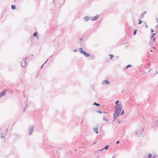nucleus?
<instances>
[{
    "label": "nucleus",
    "instance_id": "47",
    "mask_svg": "<svg viewBox=\"0 0 158 158\" xmlns=\"http://www.w3.org/2000/svg\"><path fill=\"white\" fill-rule=\"evenodd\" d=\"M97 158H99V156H98L97 157Z\"/></svg>",
    "mask_w": 158,
    "mask_h": 158
},
{
    "label": "nucleus",
    "instance_id": "13",
    "mask_svg": "<svg viewBox=\"0 0 158 158\" xmlns=\"http://www.w3.org/2000/svg\"><path fill=\"white\" fill-rule=\"evenodd\" d=\"M156 34V33H152L151 35V40H152L153 38L154 37V36Z\"/></svg>",
    "mask_w": 158,
    "mask_h": 158
},
{
    "label": "nucleus",
    "instance_id": "30",
    "mask_svg": "<svg viewBox=\"0 0 158 158\" xmlns=\"http://www.w3.org/2000/svg\"><path fill=\"white\" fill-rule=\"evenodd\" d=\"M73 51L74 52H77V49H75Z\"/></svg>",
    "mask_w": 158,
    "mask_h": 158
},
{
    "label": "nucleus",
    "instance_id": "17",
    "mask_svg": "<svg viewBox=\"0 0 158 158\" xmlns=\"http://www.w3.org/2000/svg\"><path fill=\"white\" fill-rule=\"evenodd\" d=\"M144 13H142L141 14V16H140L139 17L140 18H143L144 17Z\"/></svg>",
    "mask_w": 158,
    "mask_h": 158
},
{
    "label": "nucleus",
    "instance_id": "4",
    "mask_svg": "<svg viewBox=\"0 0 158 158\" xmlns=\"http://www.w3.org/2000/svg\"><path fill=\"white\" fill-rule=\"evenodd\" d=\"M119 102V101L118 100H117L116 102L115 103L116 104V105L115 106V110H116V109L118 108L119 106L120 107V106L121 110V111L122 109V106L121 104H118Z\"/></svg>",
    "mask_w": 158,
    "mask_h": 158
},
{
    "label": "nucleus",
    "instance_id": "18",
    "mask_svg": "<svg viewBox=\"0 0 158 158\" xmlns=\"http://www.w3.org/2000/svg\"><path fill=\"white\" fill-rule=\"evenodd\" d=\"M27 57H25L23 58V60L24 61V62L25 64V62H26V60H27Z\"/></svg>",
    "mask_w": 158,
    "mask_h": 158
},
{
    "label": "nucleus",
    "instance_id": "22",
    "mask_svg": "<svg viewBox=\"0 0 158 158\" xmlns=\"http://www.w3.org/2000/svg\"><path fill=\"white\" fill-rule=\"evenodd\" d=\"M109 56H110V59H112L113 57V54H110L109 55Z\"/></svg>",
    "mask_w": 158,
    "mask_h": 158
},
{
    "label": "nucleus",
    "instance_id": "8",
    "mask_svg": "<svg viewBox=\"0 0 158 158\" xmlns=\"http://www.w3.org/2000/svg\"><path fill=\"white\" fill-rule=\"evenodd\" d=\"M106 114H107V113L106 112H103V116H104V117L103 118V121H108V120L106 118Z\"/></svg>",
    "mask_w": 158,
    "mask_h": 158
},
{
    "label": "nucleus",
    "instance_id": "50",
    "mask_svg": "<svg viewBox=\"0 0 158 158\" xmlns=\"http://www.w3.org/2000/svg\"><path fill=\"white\" fill-rule=\"evenodd\" d=\"M83 120H82V122H81V123H83Z\"/></svg>",
    "mask_w": 158,
    "mask_h": 158
},
{
    "label": "nucleus",
    "instance_id": "29",
    "mask_svg": "<svg viewBox=\"0 0 158 158\" xmlns=\"http://www.w3.org/2000/svg\"><path fill=\"white\" fill-rule=\"evenodd\" d=\"M151 33H152L153 32H154V31L153 29H151Z\"/></svg>",
    "mask_w": 158,
    "mask_h": 158
},
{
    "label": "nucleus",
    "instance_id": "23",
    "mask_svg": "<svg viewBox=\"0 0 158 158\" xmlns=\"http://www.w3.org/2000/svg\"><path fill=\"white\" fill-rule=\"evenodd\" d=\"M138 20L139 21V23H138V24H141L142 22V21H140L139 19H138Z\"/></svg>",
    "mask_w": 158,
    "mask_h": 158
},
{
    "label": "nucleus",
    "instance_id": "45",
    "mask_svg": "<svg viewBox=\"0 0 158 158\" xmlns=\"http://www.w3.org/2000/svg\"><path fill=\"white\" fill-rule=\"evenodd\" d=\"M22 67H23V63H22Z\"/></svg>",
    "mask_w": 158,
    "mask_h": 158
},
{
    "label": "nucleus",
    "instance_id": "21",
    "mask_svg": "<svg viewBox=\"0 0 158 158\" xmlns=\"http://www.w3.org/2000/svg\"><path fill=\"white\" fill-rule=\"evenodd\" d=\"M132 66L131 65V64H129L128 65L126 66V69H127L128 68H130V67Z\"/></svg>",
    "mask_w": 158,
    "mask_h": 158
},
{
    "label": "nucleus",
    "instance_id": "9",
    "mask_svg": "<svg viewBox=\"0 0 158 158\" xmlns=\"http://www.w3.org/2000/svg\"><path fill=\"white\" fill-rule=\"evenodd\" d=\"M155 40H156L155 38L154 37L153 38L152 40H150L149 43V45H152V44H153L154 42H155Z\"/></svg>",
    "mask_w": 158,
    "mask_h": 158
},
{
    "label": "nucleus",
    "instance_id": "31",
    "mask_svg": "<svg viewBox=\"0 0 158 158\" xmlns=\"http://www.w3.org/2000/svg\"><path fill=\"white\" fill-rule=\"evenodd\" d=\"M116 157V156L114 154L112 156V158H115Z\"/></svg>",
    "mask_w": 158,
    "mask_h": 158
},
{
    "label": "nucleus",
    "instance_id": "12",
    "mask_svg": "<svg viewBox=\"0 0 158 158\" xmlns=\"http://www.w3.org/2000/svg\"><path fill=\"white\" fill-rule=\"evenodd\" d=\"M93 129L94 131V132L96 134H98V127H97L96 128L94 127L93 128Z\"/></svg>",
    "mask_w": 158,
    "mask_h": 158
},
{
    "label": "nucleus",
    "instance_id": "34",
    "mask_svg": "<svg viewBox=\"0 0 158 158\" xmlns=\"http://www.w3.org/2000/svg\"><path fill=\"white\" fill-rule=\"evenodd\" d=\"M152 157V158H155L156 157V156H155V155H153Z\"/></svg>",
    "mask_w": 158,
    "mask_h": 158
},
{
    "label": "nucleus",
    "instance_id": "48",
    "mask_svg": "<svg viewBox=\"0 0 158 158\" xmlns=\"http://www.w3.org/2000/svg\"><path fill=\"white\" fill-rule=\"evenodd\" d=\"M153 48L155 49V47H153Z\"/></svg>",
    "mask_w": 158,
    "mask_h": 158
},
{
    "label": "nucleus",
    "instance_id": "10",
    "mask_svg": "<svg viewBox=\"0 0 158 158\" xmlns=\"http://www.w3.org/2000/svg\"><path fill=\"white\" fill-rule=\"evenodd\" d=\"M84 19L85 22H87L90 19V18L88 16H85L84 17Z\"/></svg>",
    "mask_w": 158,
    "mask_h": 158
},
{
    "label": "nucleus",
    "instance_id": "49",
    "mask_svg": "<svg viewBox=\"0 0 158 158\" xmlns=\"http://www.w3.org/2000/svg\"><path fill=\"white\" fill-rule=\"evenodd\" d=\"M31 56H33V55H32H32H31Z\"/></svg>",
    "mask_w": 158,
    "mask_h": 158
},
{
    "label": "nucleus",
    "instance_id": "32",
    "mask_svg": "<svg viewBox=\"0 0 158 158\" xmlns=\"http://www.w3.org/2000/svg\"><path fill=\"white\" fill-rule=\"evenodd\" d=\"M1 137L2 138H4L5 137V136L2 135L1 136Z\"/></svg>",
    "mask_w": 158,
    "mask_h": 158
},
{
    "label": "nucleus",
    "instance_id": "51",
    "mask_svg": "<svg viewBox=\"0 0 158 158\" xmlns=\"http://www.w3.org/2000/svg\"><path fill=\"white\" fill-rule=\"evenodd\" d=\"M151 52H152V50H151Z\"/></svg>",
    "mask_w": 158,
    "mask_h": 158
},
{
    "label": "nucleus",
    "instance_id": "16",
    "mask_svg": "<svg viewBox=\"0 0 158 158\" xmlns=\"http://www.w3.org/2000/svg\"><path fill=\"white\" fill-rule=\"evenodd\" d=\"M95 105L97 106H100V104L99 103H97L96 102H94V103L93 104V105Z\"/></svg>",
    "mask_w": 158,
    "mask_h": 158
},
{
    "label": "nucleus",
    "instance_id": "39",
    "mask_svg": "<svg viewBox=\"0 0 158 158\" xmlns=\"http://www.w3.org/2000/svg\"><path fill=\"white\" fill-rule=\"evenodd\" d=\"M48 59L46 61V62L44 64H45L47 62V61H48Z\"/></svg>",
    "mask_w": 158,
    "mask_h": 158
},
{
    "label": "nucleus",
    "instance_id": "38",
    "mask_svg": "<svg viewBox=\"0 0 158 158\" xmlns=\"http://www.w3.org/2000/svg\"><path fill=\"white\" fill-rule=\"evenodd\" d=\"M83 37H82L80 39V41H81L83 40Z\"/></svg>",
    "mask_w": 158,
    "mask_h": 158
},
{
    "label": "nucleus",
    "instance_id": "46",
    "mask_svg": "<svg viewBox=\"0 0 158 158\" xmlns=\"http://www.w3.org/2000/svg\"><path fill=\"white\" fill-rule=\"evenodd\" d=\"M157 27H158L157 25H156V28H157Z\"/></svg>",
    "mask_w": 158,
    "mask_h": 158
},
{
    "label": "nucleus",
    "instance_id": "28",
    "mask_svg": "<svg viewBox=\"0 0 158 158\" xmlns=\"http://www.w3.org/2000/svg\"><path fill=\"white\" fill-rule=\"evenodd\" d=\"M156 125H157L158 127V120H157L156 121Z\"/></svg>",
    "mask_w": 158,
    "mask_h": 158
},
{
    "label": "nucleus",
    "instance_id": "14",
    "mask_svg": "<svg viewBox=\"0 0 158 158\" xmlns=\"http://www.w3.org/2000/svg\"><path fill=\"white\" fill-rule=\"evenodd\" d=\"M5 94V92L4 91H2L0 93V98L2 97Z\"/></svg>",
    "mask_w": 158,
    "mask_h": 158
},
{
    "label": "nucleus",
    "instance_id": "1",
    "mask_svg": "<svg viewBox=\"0 0 158 158\" xmlns=\"http://www.w3.org/2000/svg\"><path fill=\"white\" fill-rule=\"evenodd\" d=\"M144 129L142 128L141 127H139L137 128L136 130V135H138L139 137H140L141 136L143 137L142 135V132L143 131Z\"/></svg>",
    "mask_w": 158,
    "mask_h": 158
},
{
    "label": "nucleus",
    "instance_id": "43",
    "mask_svg": "<svg viewBox=\"0 0 158 158\" xmlns=\"http://www.w3.org/2000/svg\"><path fill=\"white\" fill-rule=\"evenodd\" d=\"M146 28H147L148 27V26H147V24H146Z\"/></svg>",
    "mask_w": 158,
    "mask_h": 158
},
{
    "label": "nucleus",
    "instance_id": "3",
    "mask_svg": "<svg viewBox=\"0 0 158 158\" xmlns=\"http://www.w3.org/2000/svg\"><path fill=\"white\" fill-rule=\"evenodd\" d=\"M34 130V126L33 125H30L28 127V131L29 132V135H31Z\"/></svg>",
    "mask_w": 158,
    "mask_h": 158
},
{
    "label": "nucleus",
    "instance_id": "40",
    "mask_svg": "<svg viewBox=\"0 0 158 158\" xmlns=\"http://www.w3.org/2000/svg\"><path fill=\"white\" fill-rule=\"evenodd\" d=\"M156 21L158 23V18L156 19Z\"/></svg>",
    "mask_w": 158,
    "mask_h": 158
},
{
    "label": "nucleus",
    "instance_id": "15",
    "mask_svg": "<svg viewBox=\"0 0 158 158\" xmlns=\"http://www.w3.org/2000/svg\"><path fill=\"white\" fill-rule=\"evenodd\" d=\"M11 7L12 9L13 10H15L16 9V7L15 5H12Z\"/></svg>",
    "mask_w": 158,
    "mask_h": 158
},
{
    "label": "nucleus",
    "instance_id": "25",
    "mask_svg": "<svg viewBox=\"0 0 158 158\" xmlns=\"http://www.w3.org/2000/svg\"><path fill=\"white\" fill-rule=\"evenodd\" d=\"M28 106L27 105H26V106H25V108H24V111H25V110L26 109V108H27L28 107V106Z\"/></svg>",
    "mask_w": 158,
    "mask_h": 158
},
{
    "label": "nucleus",
    "instance_id": "41",
    "mask_svg": "<svg viewBox=\"0 0 158 158\" xmlns=\"http://www.w3.org/2000/svg\"><path fill=\"white\" fill-rule=\"evenodd\" d=\"M147 13V12L146 11H145V12H143V13H144V15H145V14L146 13Z\"/></svg>",
    "mask_w": 158,
    "mask_h": 158
},
{
    "label": "nucleus",
    "instance_id": "37",
    "mask_svg": "<svg viewBox=\"0 0 158 158\" xmlns=\"http://www.w3.org/2000/svg\"><path fill=\"white\" fill-rule=\"evenodd\" d=\"M118 123L120 124V123L121 122H120V121H119V120H118Z\"/></svg>",
    "mask_w": 158,
    "mask_h": 158
},
{
    "label": "nucleus",
    "instance_id": "20",
    "mask_svg": "<svg viewBox=\"0 0 158 158\" xmlns=\"http://www.w3.org/2000/svg\"><path fill=\"white\" fill-rule=\"evenodd\" d=\"M137 29H135V30L134 31L133 33V35H135L137 33Z\"/></svg>",
    "mask_w": 158,
    "mask_h": 158
},
{
    "label": "nucleus",
    "instance_id": "24",
    "mask_svg": "<svg viewBox=\"0 0 158 158\" xmlns=\"http://www.w3.org/2000/svg\"><path fill=\"white\" fill-rule=\"evenodd\" d=\"M97 112H98V113L100 114H102V113L103 112H102V111H101L100 110H97Z\"/></svg>",
    "mask_w": 158,
    "mask_h": 158
},
{
    "label": "nucleus",
    "instance_id": "27",
    "mask_svg": "<svg viewBox=\"0 0 158 158\" xmlns=\"http://www.w3.org/2000/svg\"><path fill=\"white\" fill-rule=\"evenodd\" d=\"M91 57L92 59H94L95 58V56H91Z\"/></svg>",
    "mask_w": 158,
    "mask_h": 158
},
{
    "label": "nucleus",
    "instance_id": "6",
    "mask_svg": "<svg viewBox=\"0 0 158 158\" xmlns=\"http://www.w3.org/2000/svg\"><path fill=\"white\" fill-rule=\"evenodd\" d=\"M110 84V81L106 80L103 81L101 83V84L102 85H104V84H107L109 85Z\"/></svg>",
    "mask_w": 158,
    "mask_h": 158
},
{
    "label": "nucleus",
    "instance_id": "19",
    "mask_svg": "<svg viewBox=\"0 0 158 158\" xmlns=\"http://www.w3.org/2000/svg\"><path fill=\"white\" fill-rule=\"evenodd\" d=\"M37 32H35L33 33V36H37Z\"/></svg>",
    "mask_w": 158,
    "mask_h": 158
},
{
    "label": "nucleus",
    "instance_id": "33",
    "mask_svg": "<svg viewBox=\"0 0 158 158\" xmlns=\"http://www.w3.org/2000/svg\"><path fill=\"white\" fill-rule=\"evenodd\" d=\"M44 64H43L42 65V66H41V69H43V67H44Z\"/></svg>",
    "mask_w": 158,
    "mask_h": 158
},
{
    "label": "nucleus",
    "instance_id": "42",
    "mask_svg": "<svg viewBox=\"0 0 158 158\" xmlns=\"http://www.w3.org/2000/svg\"><path fill=\"white\" fill-rule=\"evenodd\" d=\"M96 142H94V143L93 144H96Z\"/></svg>",
    "mask_w": 158,
    "mask_h": 158
},
{
    "label": "nucleus",
    "instance_id": "11",
    "mask_svg": "<svg viewBox=\"0 0 158 158\" xmlns=\"http://www.w3.org/2000/svg\"><path fill=\"white\" fill-rule=\"evenodd\" d=\"M109 147V145H106L104 148H103L102 149H101L98 150V151H103L104 149H105L106 150H107L108 149V148Z\"/></svg>",
    "mask_w": 158,
    "mask_h": 158
},
{
    "label": "nucleus",
    "instance_id": "52",
    "mask_svg": "<svg viewBox=\"0 0 158 158\" xmlns=\"http://www.w3.org/2000/svg\"><path fill=\"white\" fill-rule=\"evenodd\" d=\"M157 73H158V72L157 73V72H156V74H157Z\"/></svg>",
    "mask_w": 158,
    "mask_h": 158
},
{
    "label": "nucleus",
    "instance_id": "36",
    "mask_svg": "<svg viewBox=\"0 0 158 158\" xmlns=\"http://www.w3.org/2000/svg\"><path fill=\"white\" fill-rule=\"evenodd\" d=\"M119 143V141L118 140V141H117L116 142V143L117 144H118Z\"/></svg>",
    "mask_w": 158,
    "mask_h": 158
},
{
    "label": "nucleus",
    "instance_id": "2",
    "mask_svg": "<svg viewBox=\"0 0 158 158\" xmlns=\"http://www.w3.org/2000/svg\"><path fill=\"white\" fill-rule=\"evenodd\" d=\"M120 106H119V108L115 110L114 113L113 114L114 119H115L119 115V114L121 112Z\"/></svg>",
    "mask_w": 158,
    "mask_h": 158
},
{
    "label": "nucleus",
    "instance_id": "44",
    "mask_svg": "<svg viewBox=\"0 0 158 158\" xmlns=\"http://www.w3.org/2000/svg\"><path fill=\"white\" fill-rule=\"evenodd\" d=\"M52 55L50 57V58H51V57H52Z\"/></svg>",
    "mask_w": 158,
    "mask_h": 158
},
{
    "label": "nucleus",
    "instance_id": "5",
    "mask_svg": "<svg viewBox=\"0 0 158 158\" xmlns=\"http://www.w3.org/2000/svg\"><path fill=\"white\" fill-rule=\"evenodd\" d=\"M80 52L81 54H83L85 57H88L90 56V55L89 54L84 50L80 51Z\"/></svg>",
    "mask_w": 158,
    "mask_h": 158
},
{
    "label": "nucleus",
    "instance_id": "7",
    "mask_svg": "<svg viewBox=\"0 0 158 158\" xmlns=\"http://www.w3.org/2000/svg\"><path fill=\"white\" fill-rule=\"evenodd\" d=\"M99 17V15L97 14L96 16H95L94 18H92V17H91L90 18V19L92 21H94L96 20Z\"/></svg>",
    "mask_w": 158,
    "mask_h": 158
},
{
    "label": "nucleus",
    "instance_id": "35",
    "mask_svg": "<svg viewBox=\"0 0 158 158\" xmlns=\"http://www.w3.org/2000/svg\"><path fill=\"white\" fill-rule=\"evenodd\" d=\"M79 50H80V51H81V50H83V48H79Z\"/></svg>",
    "mask_w": 158,
    "mask_h": 158
},
{
    "label": "nucleus",
    "instance_id": "26",
    "mask_svg": "<svg viewBox=\"0 0 158 158\" xmlns=\"http://www.w3.org/2000/svg\"><path fill=\"white\" fill-rule=\"evenodd\" d=\"M124 111L123 110V111H122L121 113L120 114H121V115H122L123 114H124Z\"/></svg>",
    "mask_w": 158,
    "mask_h": 158
}]
</instances>
